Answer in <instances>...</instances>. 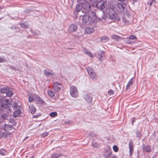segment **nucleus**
<instances>
[{
    "label": "nucleus",
    "mask_w": 158,
    "mask_h": 158,
    "mask_svg": "<svg viewBox=\"0 0 158 158\" xmlns=\"http://www.w3.org/2000/svg\"><path fill=\"white\" fill-rule=\"evenodd\" d=\"M115 5H113L111 7L108 8L106 10V12L108 15L109 19L113 21H119L120 20L117 13L114 10Z\"/></svg>",
    "instance_id": "obj_1"
},
{
    "label": "nucleus",
    "mask_w": 158,
    "mask_h": 158,
    "mask_svg": "<svg viewBox=\"0 0 158 158\" xmlns=\"http://www.w3.org/2000/svg\"><path fill=\"white\" fill-rule=\"evenodd\" d=\"M97 19L94 13L92 12L86 13L82 17V22L84 23H89V24H92L95 22Z\"/></svg>",
    "instance_id": "obj_2"
},
{
    "label": "nucleus",
    "mask_w": 158,
    "mask_h": 158,
    "mask_svg": "<svg viewBox=\"0 0 158 158\" xmlns=\"http://www.w3.org/2000/svg\"><path fill=\"white\" fill-rule=\"evenodd\" d=\"M111 148L109 146H107L103 152V156L105 158H111L113 156Z\"/></svg>",
    "instance_id": "obj_3"
},
{
    "label": "nucleus",
    "mask_w": 158,
    "mask_h": 158,
    "mask_svg": "<svg viewBox=\"0 0 158 158\" xmlns=\"http://www.w3.org/2000/svg\"><path fill=\"white\" fill-rule=\"evenodd\" d=\"M87 70L90 77L94 80H96L97 75L94 72V70L91 67H88L87 68Z\"/></svg>",
    "instance_id": "obj_4"
},
{
    "label": "nucleus",
    "mask_w": 158,
    "mask_h": 158,
    "mask_svg": "<svg viewBox=\"0 0 158 158\" xmlns=\"http://www.w3.org/2000/svg\"><path fill=\"white\" fill-rule=\"evenodd\" d=\"M70 93L71 95L74 98L77 97L79 95L77 89L75 86H72L70 87Z\"/></svg>",
    "instance_id": "obj_5"
},
{
    "label": "nucleus",
    "mask_w": 158,
    "mask_h": 158,
    "mask_svg": "<svg viewBox=\"0 0 158 158\" xmlns=\"http://www.w3.org/2000/svg\"><path fill=\"white\" fill-rule=\"evenodd\" d=\"M3 100H0V111L2 110V108H8L11 105V103L10 101L8 100H5L4 101L5 104H3Z\"/></svg>",
    "instance_id": "obj_6"
},
{
    "label": "nucleus",
    "mask_w": 158,
    "mask_h": 158,
    "mask_svg": "<svg viewBox=\"0 0 158 158\" xmlns=\"http://www.w3.org/2000/svg\"><path fill=\"white\" fill-rule=\"evenodd\" d=\"M86 0H77L79 4L83 5L86 7H84V9L87 10H90L91 8L90 5L88 2L85 1Z\"/></svg>",
    "instance_id": "obj_7"
},
{
    "label": "nucleus",
    "mask_w": 158,
    "mask_h": 158,
    "mask_svg": "<svg viewBox=\"0 0 158 158\" xmlns=\"http://www.w3.org/2000/svg\"><path fill=\"white\" fill-rule=\"evenodd\" d=\"M126 7V5L124 3H118L117 5L115 6L116 8V10L118 12H122L124 10Z\"/></svg>",
    "instance_id": "obj_8"
},
{
    "label": "nucleus",
    "mask_w": 158,
    "mask_h": 158,
    "mask_svg": "<svg viewBox=\"0 0 158 158\" xmlns=\"http://www.w3.org/2000/svg\"><path fill=\"white\" fill-rule=\"evenodd\" d=\"M78 29L77 27L74 24L70 25L69 26L68 32L69 33L76 31Z\"/></svg>",
    "instance_id": "obj_9"
},
{
    "label": "nucleus",
    "mask_w": 158,
    "mask_h": 158,
    "mask_svg": "<svg viewBox=\"0 0 158 158\" xmlns=\"http://www.w3.org/2000/svg\"><path fill=\"white\" fill-rule=\"evenodd\" d=\"M129 156L131 157L134 152V145L132 140L130 139L129 143Z\"/></svg>",
    "instance_id": "obj_10"
},
{
    "label": "nucleus",
    "mask_w": 158,
    "mask_h": 158,
    "mask_svg": "<svg viewBox=\"0 0 158 158\" xmlns=\"http://www.w3.org/2000/svg\"><path fill=\"white\" fill-rule=\"evenodd\" d=\"M35 101L37 104L40 105H46V103L38 95H35Z\"/></svg>",
    "instance_id": "obj_11"
},
{
    "label": "nucleus",
    "mask_w": 158,
    "mask_h": 158,
    "mask_svg": "<svg viewBox=\"0 0 158 158\" xmlns=\"http://www.w3.org/2000/svg\"><path fill=\"white\" fill-rule=\"evenodd\" d=\"M1 128L4 130L8 131L12 130L13 127L12 125L5 124L2 126Z\"/></svg>",
    "instance_id": "obj_12"
},
{
    "label": "nucleus",
    "mask_w": 158,
    "mask_h": 158,
    "mask_svg": "<svg viewBox=\"0 0 158 158\" xmlns=\"http://www.w3.org/2000/svg\"><path fill=\"white\" fill-rule=\"evenodd\" d=\"M62 87V85L61 83H58L56 82L53 83V89L56 91H58L60 90L61 88Z\"/></svg>",
    "instance_id": "obj_13"
},
{
    "label": "nucleus",
    "mask_w": 158,
    "mask_h": 158,
    "mask_svg": "<svg viewBox=\"0 0 158 158\" xmlns=\"http://www.w3.org/2000/svg\"><path fill=\"white\" fill-rule=\"evenodd\" d=\"M44 75L48 77L50 76H53L55 75L54 73L52 70L49 69H45L44 71Z\"/></svg>",
    "instance_id": "obj_14"
},
{
    "label": "nucleus",
    "mask_w": 158,
    "mask_h": 158,
    "mask_svg": "<svg viewBox=\"0 0 158 158\" xmlns=\"http://www.w3.org/2000/svg\"><path fill=\"white\" fill-rule=\"evenodd\" d=\"M29 110L31 114H33L36 112V109L33 105L31 104L29 106Z\"/></svg>",
    "instance_id": "obj_15"
},
{
    "label": "nucleus",
    "mask_w": 158,
    "mask_h": 158,
    "mask_svg": "<svg viewBox=\"0 0 158 158\" xmlns=\"http://www.w3.org/2000/svg\"><path fill=\"white\" fill-rule=\"evenodd\" d=\"M35 95H36V94H32L31 93H29L28 94V101L30 102H32L35 99Z\"/></svg>",
    "instance_id": "obj_16"
},
{
    "label": "nucleus",
    "mask_w": 158,
    "mask_h": 158,
    "mask_svg": "<svg viewBox=\"0 0 158 158\" xmlns=\"http://www.w3.org/2000/svg\"><path fill=\"white\" fill-rule=\"evenodd\" d=\"M133 82V81L132 80V78L128 82L126 86V90H128L130 89L131 86L132 85Z\"/></svg>",
    "instance_id": "obj_17"
},
{
    "label": "nucleus",
    "mask_w": 158,
    "mask_h": 158,
    "mask_svg": "<svg viewBox=\"0 0 158 158\" xmlns=\"http://www.w3.org/2000/svg\"><path fill=\"white\" fill-rule=\"evenodd\" d=\"M142 148L144 151L147 152H150L151 151V148L148 145H143Z\"/></svg>",
    "instance_id": "obj_18"
},
{
    "label": "nucleus",
    "mask_w": 158,
    "mask_h": 158,
    "mask_svg": "<svg viewBox=\"0 0 158 158\" xmlns=\"http://www.w3.org/2000/svg\"><path fill=\"white\" fill-rule=\"evenodd\" d=\"M84 98L88 103H91L92 102V98L88 95H85L84 96Z\"/></svg>",
    "instance_id": "obj_19"
},
{
    "label": "nucleus",
    "mask_w": 158,
    "mask_h": 158,
    "mask_svg": "<svg viewBox=\"0 0 158 158\" xmlns=\"http://www.w3.org/2000/svg\"><path fill=\"white\" fill-rule=\"evenodd\" d=\"M83 7L84 8V7H86L83 6V5L78 4H77L76 6V11L77 12H79L81 10Z\"/></svg>",
    "instance_id": "obj_20"
},
{
    "label": "nucleus",
    "mask_w": 158,
    "mask_h": 158,
    "mask_svg": "<svg viewBox=\"0 0 158 158\" xmlns=\"http://www.w3.org/2000/svg\"><path fill=\"white\" fill-rule=\"evenodd\" d=\"M12 89L11 88L9 87V89H8L6 93L7 97H10L13 95V93L12 92Z\"/></svg>",
    "instance_id": "obj_21"
},
{
    "label": "nucleus",
    "mask_w": 158,
    "mask_h": 158,
    "mask_svg": "<svg viewBox=\"0 0 158 158\" xmlns=\"http://www.w3.org/2000/svg\"><path fill=\"white\" fill-rule=\"evenodd\" d=\"M85 32L88 34H91L94 32V30L93 28L87 27L85 29Z\"/></svg>",
    "instance_id": "obj_22"
},
{
    "label": "nucleus",
    "mask_w": 158,
    "mask_h": 158,
    "mask_svg": "<svg viewBox=\"0 0 158 158\" xmlns=\"http://www.w3.org/2000/svg\"><path fill=\"white\" fill-rule=\"evenodd\" d=\"M83 52L89 56L90 57H93V55L92 53L89 51L87 50L85 48H83Z\"/></svg>",
    "instance_id": "obj_23"
},
{
    "label": "nucleus",
    "mask_w": 158,
    "mask_h": 158,
    "mask_svg": "<svg viewBox=\"0 0 158 158\" xmlns=\"http://www.w3.org/2000/svg\"><path fill=\"white\" fill-rule=\"evenodd\" d=\"M107 2L104 1L100 4V8L102 10L105 9L107 5Z\"/></svg>",
    "instance_id": "obj_24"
},
{
    "label": "nucleus",
    "mask_w": 158,
    "mask_h": 158,
    "mask_svg": "<svg viewBox=\"0 0 158 158\" xmlns=\"http://www.w3.org/2000/svg\"><path fill=\"white\" fill-rule=\"evenodd\" d=\"M21 111L20 110H18L17 111H15L13 114V116L14 117H16L18 116L21 114Z\"/></svg>",
    "instance_id": "obj_25"
},
{
    "label": "nucleus",
    "mask_w": 158,
    "mask_h": 158,
    "mask_svg": "<svg viewBox=\"0 0 158 158\" xmlns=\"http://www.w3.org/2000/svg\"><path fill=\"white\" fill-rule=\"evenodd\" d=\"M156 3V0H150L147 2V4L149 5V7H151L152 5H155Z\"/></svg>",
    "instance_id": "obj_26"
},
{
    "label": "nucleus",
    "mask_w": 158,
    "mask_h": 158,
    "mask_svg": "<svg viewBox=\"0 0 158 158\" xmlns=\"http://www.w3.org/2000/svg\"><path fill=\"white\" fill-rule=\"evenodd\" d=\"M61 155L57 153H54L51 155V158H58Z\"/></svg>",
    "instance_id": "obj_27"
},
{
    "label": "nucleus",
    "mask_w": 158,
    "mask_h": 158,
    "mask_svg": "<svg viewBox=\"0 0 158 158\" xmlns=\"http://www.w3.org/2000/svg\"><path fill=\"white\" fill-rule=\"evenodd\" d=\"M6 153V152L4 149L2 148L0 149V155L2 156H5Z\"/></svg>",
    "instance_id": "obj_28"
},
{
    "label": "nucleus",
    "mask_w": 158,
    "mask_h": 158,
    "mask_svg": "<svg viewBox=\"0 0 158 158\" xmlns=\"http://www.w3.org/2000/svg\"><path fill=\"white\" fill-rule=\"evenodd\" d=\"M9 89V87H6L2 88L1 89V93L2 94L6 93L8 89Z\"/></svg>",
    "instance_id": "obj_29"
},
{
    "label": "nucleus",
    "mask_w": 158,
    "mask_h": 158,
    "mask_svg": "<svg viewBox=\"0 0 158 158\" xmlns=\"http://www.w3.org/2000/svg\"><path fill=\"white\" fill-rule=\"evenodd\" d=\"M101 40L103 42H105L109 40V38L106 36H103L101 38Z\"/></svg>",
    "instance_id": "obj_30"
},
{
    "label": "nucleus",
    "mask_w": 158,
    "mask_h": 158,
    "mask_svg": "<svg viewBox=\"0 0 158 158\" xmlns=\"http://www.w3.org/2000/svg\"><path fill=\"white\" fill-rule=\"evenodd\" d=\"M47 93L49 96L50 97H52L55 95L54 93L51 90H49Z\"/></svg>",
    "instance_id": "obj_31"
},
{
    "label": "nucleus",
    "mask_w": 158,
    "mask_h": 158,
    "mask_svg": "<svg viewBox=\"0 0 158 158\" xmlns=\"http://www.w3.org/2000/svg\"><path fill=\"white\" fill-rule=\"evenodd\" d=\"M123 21L125 25H128L130 24L129 22L125 18H123Z\"/></svg>",
    "instance_id": "obj_32"
},
{
    "label": "nucleus",
    "mask_w": 158,
    "mask_h": 158,
    "mask_svg": "<svg viewBox=\"0 0 158 158\" xmlns=\"http://www.w3.org/2000/svg\"><path fill=\"white\" fill-rule=\"evenodd\" d=\"M20 25L22 28H27L28 27V25L24 23H21Z\"/></svg>",
    "instance_id": "obj_33"
},
{
    "label": "nucleus",
    "mask_w": 158,
    "mask_h": 158,
    "mask_svg": "<svg viewBox=\"0 0 158 158\" xmlns=\"http://www.w3.org/2000/svg\"><path fill=\"white\" fill-rule=\"evenodd\" d=\"M57 115V112H52L50 113V116L54 118Z\"/></svg>",
    "instance_id": "obj_34"
},
{
    "label": "nucleus",
    "mask_w": 158,
    "mask_h": 158,
    "mask_svg": "<svg viewBox=\"0 0 158 158\" xmlns=\"http://www.w3.org/2000/svg\"><path fill=\"white\" fill-rule=\"evenodd\" d=\"M49 133L48 132H45L41 134V136L42 137H44L48 135Z\"/></svg>",
    "instance_id": "obj_35"
},
{
    "label": "nucleus",
    "mask_w": 158,
    "mask_h": 158,
    "mask_svg": "<svg viewBox=\"0 0 158 158\" xmlns=\"http://www.w3.org/2000/svg\"><path fill=\"white\" fill-rule=\"evenodd\" d=\"M129 39L130 40H136L137 38L134 35H131L129 36Z\"/></svg>",
    "instance_id": "obj_36"
},
{
    "label": "nucleus",
    "mask_w": 158,
    "mask_h": 158,
    "mask_svg": "<svg viewBox=\"0 0 158 158\" xmlns=\"http://www.w3.org/2000/svg\"><path fill=\"white\" fill-rule=\"evenodd\" d=\"M119 38V36H118L116 35H113L111 36L112 39H115V40H118Z\"/></svg>",
    "instance_id": "obj_37"
},
{
    "label": "nucleus",
    "mask_w": 158,
    "mask_h": 158,
    "mask_svg": "<svg viewBox=\"0 0 158 158\" xmlns=\"http://www.w3.org/2000/svg\"><path fill=\"white\" fill-rule=\"evenodd\" d=\"M136 137L137 138H140L141 137V133L139 131H138L136 132Z\"/></svg>",
    "instance_id": "obj_38"
},
{
    "label": "nucleus",
    "mask_w": 158,
    "mask_h": 158,
    "mask_svg": "<svg viewBox=\"0 0 158 158\" xmlns=\"http://www.w3.org/2000/svg\"><path fill=\"white\" fill-rule=\"evenodd\" d=\"M113 149L114 152H117L118 151V148L116 145H114L113 148Z\"/></svg>",
    "instance_id": "obj_39"
},
{
    "label": "nucleus",
    "mask_w": 158,
    "mask_h": 158,
    "mask_svg": "<svg viewBox=\"0 0 158 158\" xmlns=\"http://www.w3.org/2000/svg\"><path fill=\"white\" fill-rule=\"evenodd\" d=\"M92 144L93 146L97 148H98L100 146L99 144H98L97 143H95L94 142H93L92 143Z\"/></svg>",
    "instance_id": "obj_40"
},
{
    "label": "nucleus",
    "mask_w": 158,
    "mask_h": 158,
    "mask_svg": "<svg viewBox=\"0 0 158 158\" xmlns=\"http://www.w3.org/2000/svg\"><path fill=\"white\" fill-rule=\"evenodd\" d=\"M108 94L110 95H112L114 94V91L112 90H110L108 92Z\"/></svg>",
    "instance_id": "obj_41"
},
{
    "label": "nucleus",
    "mask_w": 158,
    "mask_h": 158,
    "mask_svg": "<svg viewBox=\"0 0 158 158\" xmlns=\"http://www.w3.org/2000/svg\"><path fill=\"white\" fill-rule=\"evenodd\" d=\"M5 61L4 58L0 56V63H2Z\"/></svg>",
    "instance_id": "obj_42"
},
{
    "label": "nucleus",
    "mask_w": 158,
    "mask_h": 158,
    "mask_svg": "<svg viewBox=\"0 0 158 158\" xmlns=\"http://www.w3.org/2000/svg\"><path fill=\"white\" fill-rule=\"evenodd\" d=\"M98 57L100 59V60H101V58L102 57V52H101L100 53L98 54Z\"/></svg>",
    "instance_id": "obj_43"
},
{
    "label": "nucleus",
    "mask_w": 158,
    "mask_h": 158,
    "mask_svg": "<svg viewBox=\"0 0 158 158\" xmlns=\"http://www.w3.org/2000/svg\"><path fill=\"white\" fill-rule=\"evenodd\" d=\"M17 106V103H13V105L12 106V107L13 108H15Z\"/></svg>",
    "instance_id": "obj_44"
},
{
    "label": "nucleus",
    "mask_w": 158,
    "mask_h": 158,
    "mask_svg": "<svg viewBox=\"0 0 158 158\" xmlns=\"http://www.w3.org/2000/svg\"><path fill=\"white\" fill-rule=\"evenodd\" d=\"M107 18V17L105 15H103L102 16V19H106Z\"/></svg>",
    "instance_id": "obj_45"
},
{
    "label": "nucleus",
    "mask_w": 158,
    "mask_h": 158,
    "mask_svg": "<svg viewBox=\"0 0 158 158\" xmlns=\"http://www.w3.org/2000/svg\"><path fill=\"white\" fill-rule=\"evenodd\" d=\"M4 135V133L0 131V139H1Z\"/></svg>",
    "instance_id": "obj_46"
},
{
    "label": "nucleus",
    "mask_w": 158,
    "mask_h": 158,
    "mask_svg": "<svg viewBox=\"0 0 158 158\" xmlns=\"http://www.w3.org/2000/svg\"><path fill=\"white\" fill-rule=\"evenodd\" d=\"M41 115V114H39L37 115H35L33 116V118H37L39 117Z\"/></svg>",
    "instance_id": "obj_47"
},
{
    "label": "nucleus",
    "mask_w": 158,
    "mask_h": 158,
    "mask_svg": "<svg viewBox=\"0 0 158 158\" xmlns=\"http://www.w3.org/2000/svg\"><path fill=\"white\" fill-rule=\"evenodd\" d=\"M89 135H90L92 137L94 136L95 135V133L93 132H91L89 133Z\"/></svg>",
    "instance_id": "obj_48"
},
{
    "label": "nucleus",
    "mask_w": 158,
    "mask_h": 158,
    "mask_svg": "<svg viewBox=\"0 0 158 158\" xmlns=\"http://www.w3.org/2000/svg\"><path fill=\"white\" fill-rule=\"evenodd\" d=\"M135 43V42L133 41H130L127 42V43L129 44H134Z\"/></svg>",
    "instance_id": "obj_49"
},
{
    "label": "nucleus",
    "mask_w": 158,
    "mask_h": 158,
    "mask_svg": "<svg viewBox=\"0 0 158 158\" xmlns=\"http://www.w3.org/2000/svg\"><path fill=\"white\" fill-rule=\"evenodd\" d=\"M135 118H133V119L132 120V123H134L135 121Z\"/></svg>",
    "instance_id": "obj_50"
},
{
    "label": "nucleus",
    "mask_w": 158,
    "mask_h": 158,
    "mask_svg": "<svg viewBox=\"0 0 158 158\" xmlns=\"http://www.w3.org/2000/svg\"><path fill=\"white\" fill-rule=\"evenodd\" d=\"M111 158H117V157L115 155H113Z\"/></svg>",
    "instance_id": "obj_51"
},
{
    "label": "nucleus",
    "mask_w": 158,
    "mask_h": 158,
    "mask_svg": "<svg viewBox=\"0 0 158 158\" xmlns=\"http://www.w3.org/2000/svg\"><path fill=\"white\" fill-rule=\"evenodd\" d=\"M118 0L121 2H123L126 1V0Z\"/></svg>",
    "instance_id": "obj_52"
},
{
    "label": "nucleus",
    "mask_w": 158,
    "mask_h": 158,
    "mask_svg": "<svg viewBox=\"0 0 158 158\" xmlns=\"http://www.w3.org/2000/svg\"><path fill=\"white\" fill-rule=\"evenodd\" d=\"M28 138V136H27L24 139H23V141H24L25 140H26V139L27 138Z\"/></svg>",
    "instance_id": "obj_53"
},
{
    "label": "nucleus",
    "mask_w": 158,
    "mask_h": 158,
    "mask_svg": "<svg viewBox=\"0 0 158 158\" xmlns=\"http://www.w3.org/2000/svg\"><path fill=\"white\" fill-rule=\"evenodd\" d=\"M69 123L68 122H66V123Z\"/></svg>",
    "instance_id": "obj_54"
},
{
    "label": "nucleus",
    "mask_w": 158,
    "mask_h": 158,
    "mask_svg": "<svg viewBox=\"0 0 158 158\" xmlns=\"http://www.w3.org/2000/svg\"><path fill=\"white\" fill-rule=\"evenodd\" d=\"M157 122H158V119H157Z\"/></svg>",
    "instance_id": "obj_55"
}]
</instances>
